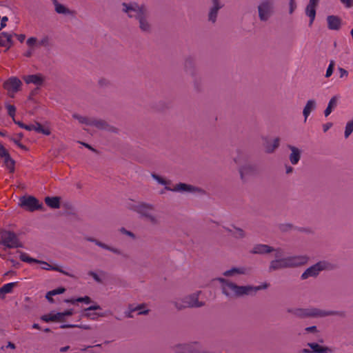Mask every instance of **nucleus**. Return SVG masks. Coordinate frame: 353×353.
<instances>
[{"label":"nucleus","instance_id":"58","mask_svg":"<svg viewBox=\"0 0 353 353\" xmlns=\"http://www.w3.org/2000/svg\"><path fill=\"white\" fill-rule=\"evenodd\" d=\"M275 252V258L276 259H281V257L283 256V250L281 248H274Z\"/></svg>","mask_w":353,"mask_h":353},{"label":"nucleus","instance_id":"11","mask_svg":"<svg viewBox=\"0 0 353 353\" xmlns=\"http://www.w3.org/2000/svg\"><path fill=\"white\" fill-rule=\"evenodd\" d=\"M22 82L21 80L15 77L9 78L3 83V87L8 91L9 97L13 98L15 92L20 90Z\"/></svg>","mask_w":353,"mask_h":353},{"label":"nucleus","instance_id":"1","mask_svg":"<svg viewBox=\"0 0 353 353\" xmlns=\"http://www.w3.org/2000/svg\"><path fill=\"white\" fill-rule=\"evenodd\" d=\"M216 280L221 283L222 293L229 298H239L243 296L254 295L259 290L267 289L270 285L267 283L259 286L238 285L235 283L222 277H219Z\"/></svg>","mask_w":353,"mask_h":353},{"label":"nucleus","instance_id":"59","mask_svg":"<svg viewBox=\"0 0 353 353\" xmlns=\"http://www.w3.org/2000/svg\"><path fill=\"white\" fill-rule=\"evenodd\" d=\"M289 5H290L289 12H290V14H292L293 12L294 11L295 8H296V1H290Z\"/></svg>","mask_w":353,"mask_h":353},{"label":"nucleus","instance_id":"46","mask_svg":"<svg viewBox=\"0 0 353 353\" xmlns=\"http://www.w3.org/2000/svg\"><path fill=\"white\" fill-rule=\"evenodd\" d=\"M101 344H97L94 346H87L82 349H81V351H85L89 348H92L90 350L88 351L89 353H101V350H97L94 348H101Z\"/></svg>","mask_w":353,"mask_h":353},{"label":"nucleus","instance_id":"62","mask_svg":"<svg viewBox=\"0 0 353 353\" xmlns=\"http://www.w3.org/2000/svg\"><path fill=\"white\" fill-rule=\"evenodd\" d=\"M341 2L345 5L347 8H350L353 6V0H340Z\"/></svg>","mask_w":353,"mask_h":353},{"label":"nucleus","instance_id":"20","mask_svg":"<svg viewBox=\"0 0 353 353\" xmlns=\"http://www.w3.org/2000/svg\"><path fill=\"white\" fill-rule=\"evenodd\" d=\"M165 190L172 192H192L198 190L199 188H196L192 185L179 183L176 184L173 188L165 186Z\"/></svg>","mask_w":353,"mask_h":353},{"label":"nucleus","instance_id":"42","mask_svg":"<svg viewBox=\"0 0 353 353\" xmlns=\"http://www.w3.org/2000/svg\"><path fill=\"white\" fill-rule=\"evenodd\" d=\"M151 176L159 184L167 186V185H170L171 183V181H167V180L164 179L163 178H162L161 176H159L155 173H152L151 174Z\"/></svg>","mask_w":353,"mask_h":353},{"label":"nucleus","instance_id":"35","mask_svg":"<svg viewBox=\"0 0 353 353\" xmlns=\"http://www.w3.org/2000/svg\"><path fill=\"white\" fill-rule=\"evenodd\" d=\"M316 8L308 5L305 8V14L310 18L309 26H311L316 17Z\"/></svg>","mask_w":353,"mask_h":353},{"label":"nucleus","instance_id":"2","mask_svg":"<svg viewBox=\"0 0 353 353\" xmlns=\"http://www.w3.org/2000/svg\"><path fill=\"white\" fill-rule=\"evenodd\" d=\"M236 155L233 158L234 162L238 165V172L243 183H246L250 179L259 174L258 166L255 163L248 161L250 154L243 149H237Z\"/></svg>","mask_w":353,"mask_h":353},{"label":"nucleus","instance_id":"14","mask_svg":"<svg viewBox=\"0 0 353 353\" xmlns=\"http://www.w3.org/2000/svg\"><path fill=\"white\" fill-rule=\"evenodd\" d=\"M183 69L184 72L190 77L199 74L195 59L192 56L185 57L183 63Z\"/></svg>","mask_w":353,"mask_h":353},{"label":"nucleus","instance_id":"16","mask_svg":"<svg viewBox=\"0 0 353 353\" xmlns=\"http://www.w3.org/2000/svg\"><path fill=\"white\" fill-rule=\"evenodd\" d=\"M122 12L127 14L129 18L134 17L135 15L132 14V12L138 14L141 10L145 6V4L139 5L137 2H130L129 3L123 2L121 3Z\"/></svg>","mask_w":353,"mask_h":353},{"label":"nucleus","instance_id":"18","mask_svg":"<svg viewBox=\"0 0 353 353\" xmlns=\"http://www.w3.org/2000/svg\"><path fill=\"white\" fill-rule=\"evenodd\" d=\"M290 268H298L307 264L310 260L307 255H294L288 256Z\"/></svg>","mask_w":353,"mask_h":353},{"label":"nucleus","instance_id":"28","mask_svg":"<svg viewBox=\"0 0 353 353\" xmlns=\"http://www.w3.org/2000/svg\"><path fill=\"white\" fill-rule=\"evenodd\" d=\"M309 346L314 353H331L333 350L327 346H322L316 343H308Z\"/></svg>","mask_w":353,"mask_h":353},{"label":"nucleus","instance_id":"37","mask_svg":"<svg viewBox=\"0 0 353 353\" xmlns=\"http://www.w3.org/2000/svg\"><path fill=\"white\" fill-rule=\"evenodd\" d=\"M232 228H234V232H232V236L236 239H243L246 237V232L240 228L232 225Z\"/></svg>","mask_w":353,"mask_h":353},{"label":"nucleus","instance_id":"54","mask_svg":"<svg viewBox=\"0 0 353 353\" xmlns=\"http://www.w3.org/2000/svg\"><path fill=\"white\" fill-rule=\"evenodd\" d=\"M10 140L12 141L16 145H17V146H19L20 148H21L22 150H28V148L23 145L22 143H21L19 140H17L15 138H10Z\"/></svg>","mask_w":353,"mask_h":353},{"label":"nucleus","instance_id":"44","mask_svg":"<svg viewBox=\"0 0 353 353\" xmlns=\"http://www.w3.org/2000/svg\"><path fill=\"white\" fill-rule=\"evenodd\" d=\"M146 304L145 303H141L136 306L137 311H138L139 315H147L150 312V310H143L145 308Z\"/></svg>","mask_w":353,"mask_h":353},{"label":"nucleus","instance_id":"45","mask_svg":"<svg viewBox=\"0 0 353 353\" xmlns=\"http://www.w3.org/2000/svg\"><path fill=\"white\" fill-rule=\"evenodd\" d=\"M110 85V81L107 79L101 78L98 81V85L101 88H108Z\"/></svg>","mask_w":353,"mask_h":353},{"label":"nucleus","instance_id":"50","mask_svg":"<svg viewBox=\"0 0 353 353\" xmlns=\"http://www.w3.org/2000/svg\"><path fill=\"white\" fill-rule=\"evenodd\" d=\"M55 7V11L59 14H65L66 13V7L60 3H57Z\"/></svg>","mask_w":353,"mask_h":353},{"label":"nucleus","instance_id":"36","mask_svg":"<svg viewBox=\"0 0 353 353\" xmlns=\"http://www.w3.org/2000/svg\"><path fill=\"white\" fill-rule=\"evenodd\" d=\"M246 269L245 268H232L230 270H226L223 272L225 276H232L235 274H245Z\"/></svg>","mask_w":353,"mask_h":353},{"label":"nucleus","instance_id":"30","mask_svg":"<svg viewBox=\"0 0 353 353\" xmlns=\"http://www.w3.org/2000/svg\"><path fill=\"white\" fill-rule=\"evenodd\" d=\"M60 200L61 198L59 196H47L45 198L44 201L46 204L50 208L53 209H58L60 208Z\"/></svg>","mask_w":353,"mask_h":353},{"label":"nucleus","instance_id":"27","mask_svg":"<svg viewBox=\"0 0 353 353\" xmlns=\"http://www.w3.org/2000/svg\"><path fill=\"white\" fill-rule=\"evenodd\" d=\"M288 148L291 150V153L289 156L290 163L292 165L297 164L301 159V150L298 148L291 145H288Z\"/></svg>","mask_w":353,"mask_h":353},{"label":"nucleus","instance_id":"47","mask_svg":"<svg viewBox=\"0 0 353 353\" xmlns=\"http://www.w3.org/2000/svg\"><path fill=\"white\" fill-rule=\"evenodd\" d=\"M65 292V288L63 287H60L57 289L50 290L48 292L49 296H55L57 294H63Z\"/></svg>","mask_w":353,"mask_h":353},{"label":"nucleus","instance_id":"51","mask_svg":"<svg viewBox=\"0 0 353 353\" xmlns=\"http://www.w3.org/2000/svg\"><path fill=\"white\" fill-rule=\"evenodd\" d=\"M88 274L89 276H92L97 283H103V280L99 277V276L96 272H94L93 271H89Z\"/></svg>","mask_w":353,"mask_h":353},{"label":"nucleus","instance_id":"5","mask_svg":"<svg viewBox=\"0 0 353 353\" xmlns=\"http://www.w3.org/2000/svg\"><path fill=\"white\" fill-rule=\"evenodd\" d=\"M336 268V265L325 260L319 261L312 266L307 268L301 275V280H306L310 277L316 278L322 271H331Z\"/></svg>","mask_w":353,"mask_h":353},{"label":"nucleus","instance_id":"19","mask_svg":"<svg viewBox=\"0 0 353 353\" xmlns=\"http://www.w3.org/2000/svg\"><path fill=\"white\" fill-rule=\"evenodd\" d=\"M290 268L288 258H281L272 260L270 263L268 271L270 272L276 271L281 269Z\"/></svg>","mask_w":353,"mask_h":353},{"label":"nucleus","instance_id":"41","mask_svg":"<svg viewBox=\"0 0 353 353\" xmlns=\"http://www.w3.org/2000/svg\"><path fill=\"white\" fill-rule=\"evenodd\" d=\"M82 316L84 317L88 318V319H90L92 320H96V319H97V318L99 316L103 317L105 316V314L103 313H97V312L91 313V312H90V311L84 310V312L82 314Z\"/></svg>","mask_w":353,"mask_h":353},{"label":"nucleus","instance_id":"10","mask_svg":"<svg viewBox=\"0 0 353 353\" xmlns=\"http://www.w3.org/2000/svg\"><path fill=\"white\" fill-rule=\"evenodd\" d=\"M19 206L28 211L34 212L37 210H43L42 203L33 196H23L19 198Z\"/></svg>","mask_w":353,"mask_h":353},{"label":"nucleus","instance_id":"32","mask_svg":"<svg viewBox=\"0 0 353 353\" xmlns=\"http://www.w3.org/2000/svg\"><path fill=\"white\" fill-rule=\"evenodd\" d=\"M338 99L339 97L337 96H334L331 98L328 103L327 107L324 111V114L325 117H328L331 114L332 110L336 106Z\"/></svg>","mask_w":353,"mask_h":353},{"label":"nucleus","instance_id":"55","mask_svg":"<svg viewBox=\"0 0 353 353\" xmlns=\"http://www.w3.org/2000/svg\"><path fill=\"white\" fill-rule=\"evenodd\" d=\"M305 331L308 333H316L319 332L316 325L307 327L305 328Z\"/></svg>","mask_w":353,"mask_h":353},{"label":"nucleus","instance_id":"21","mask_svg":"<svg viewBox=\"0 0 353 353\" xmlns=\"http://www.w3.org/2000/svg\"><path fill=\"white\" fill-rule=\"evenodd\" d=\"M82 218L78 210L72 205L68 203V222L76 223L81 221Z\"/></svg>","mask_w":353,"mask_h":353},{"label":"nucleus","instance_id":"31","mask_svg":"<svg viewBox=\"0 0 353 353\" xmlns=\"http://www.w3.org/2000/svg\"><path fill=\"white\" fill-rule=\"evenodd\" d=\"M194 90L196 92H201L203 90V79L198 74L194 77H191Z\"/></svg>","mask_w":353,"mask_h":353},{"label":"nucleus","instance_id":"40","mask_svg":"<svg viewBox=\"0 0 353 353\" xmlns=\"http://www.w3.org/2000/svg\"><path fill=\"white\" fill-rule=\"evenodd\" d=\"M34 131L38 133H41L45 135H50L51 132L49 128H45L40 123L35 122V129Z\"/></svg>","mask_w":353,"mask_h":353},{"label":"nucleus","instance_id":"49","mask_svg":"<svg viewBox=\"0 0 353 353\" xmlns=\"http://www.w3.org/2000/svg\"><path fill=\"white\" fill-rule=\"evenodd\" d=\"M6 108L8 110V115L12 118V119H14L15 112H16V108L13 105H6Z\"/></svg>","mask_w":353,"mask_h":353},{"label":"nucleus","instance_id":"29","mask_svg":"<svg viewBox=\"0 0 353 353\" xmlns=\"http://www.w3.org/2000/svg\"><path fill=\"white\" fill-rule=\"evenodd\" d=\"M316 108V101L314 99H310L307 101L303 110V114L304 116V121H307V118L310 114L311 112Z\"/></svg>","mask_w":353,"mask_h":353},{"label":"nucleus","instance_id":"64","mask_svg":"<svg viewBox=\"0 0 353 353\" xmlns=\"http://www.w3.org/2000/svg\"><path fill=\"white\" fill-rule=\"evenodd\" d=\"M37 42L35 37H30L27 40V44L30 46H34Z\"/></svg>","mask_w":353,"mask_h":353},{"label":"nucleus","instance_id":"38","mask_svg":"<svg viewBox=\"0 0 353 353\" xmlns=\"http://www.w3.org/2000/svg\"><path fill=\"white\" fill-rule=\"evenodd\" d=\"M72 117L73 119L77 120L79 123L85 124L86 125H90L91 117H84V116L80 115L77 113L72 114Z\"/></svg>","mask_w":353,"mask_h":353},{"label":"nucleus","instance_id":"13","mask_svg":"<svg viewBox=\"0 0 353 353\" xmlns=\"http://www.w3.org/2000/svg\"><path fill=\"white\" fill-rule=\"evenodd\" d=\"M85 240L88 241H90V242L94 243L95 245H97V246H99L104 250L112 252L115 254L120 255L125 259H128L130 258V256L128 254L123 252L119 248L110 246V245L97 240V239H94L93 237H85Z\"/></svg>","mask_w":353,"mask_h":353},{"label":"nucleus","instance_id":"12","mask_svg":"<svg viewBox=\"0 0 353 353\" xmlns=\"http://www.w3.org/2000/svg\"><path fill=\"white\" fill-rule=\"evenodd\" d=\"M211 3L208 13V21L214 24L217 21L219 11L223 8L224 4L221 0H211Z\"/></svg>","mask_w":353,"mask_h":353},{"label":"nucleus","instance_id":"48","mask_svg":"<svg viewBox=\"0 0 353 353\" xmlns=\"http://www.w3.org/2000/svg\"><path fill=\"white\" fill-rule=\"evenodd\" d=\"M334 65H335L334 61L333 60H331L330 62V64L328 65V68L327 69L326 73H325L326 78L330 77L332 74Z\"/></svg>","mask_w":353,"mask_h":353},{"label":"nucleus","instance_id":"52","mask_svg":"<svg viewBox=\"0 0 353 353\" xmlns=\"http://www.w3.org/2000/svg\"><path fill=\"white\" fill-rule=\"evenodd\" d=\"M119 231L123 234L127 235V236L131 237L132 239H135V234L133 232H132L131 231L127 230L125 228H121Z\"/></svg>","mask_w":353,"mask_h":353},{"label":"nucleus","instance_id":"23","mask_svg":"<svg viewBox=\"0 0 353 353\" xmlns=\"http://www.w3.org/2000/svg\"><path fill=\"white\" fill-rule=\"evenodd\" d=\"M17 252L20 254L19 258L23 262H26V263H36L42 264L43 265L42 267V269H43V270H49L51 268L50 265H49L48 263H46L45 261H39L38 259L30 257L26 253H24L21 251H19V250H18Z\"/></svg>","mask_w":353,"mask_h":353},{"label":"nucleus","instance_id":"61","mask_svg":"<svg viewBox=\"0 0 353 353\" xmlns=\"http://www.w3.org/2000/svg\"><path fill=\"white\" fill-rule=\"evenodd\" d=\"M79 143L85 146V148H87L88 149H89L90 150L92 151L93 152L98 153V151L94 148H92L90 145L81 141H79Z\"/></svg>","mask_w":353,"mask_h":353},{"label":"nucleus","instance_id":"39","mask_svg":"<svg viewBox=\"0 0 353 353\" xmlns=\"http://www.w3.org/2000/svg\"><path fill=\"white\" fill-rule=\"evenodd\" d=\"M77 302H81V303H85L86 304H89V303H93L94 301L88 296H85L83 297H79L77 299H68V303L74 304Z\"/></svg>","mask_w":353,"mask_h":353},{"label":"nucleus","instance_id":"33","mask_svg":"<svg viewBox=\"0 0 353 353\" xmlns=\"http://www.w3.org/2000/svg\"><path fill=\"white\" fill-rule=\"evenodd\" d=\"M280 143V139L279 137L274 139L273 143H266L265 145V152L268 154L272 153L279 148Z\"/></svg>","mask_w":353,"mask_h":353},{"label":"nucleus","instance_id":"7","mask_svg":"<svg viewBox=\"0 0 353 353\" xmlns=\"http://www.w3.org/2000/svg\"><path fill=\"white\" fill-rule=\"evenodd\" d=\"M259 19L262 22L268 21L275 12L274 0H261L258 6Z\"/></svg>","mask_w":353,"mask_h":353},{"label":"nucleus","instance_id":"17","mask_svg":"<svg viewBox=\"0 0 353 353\" xmlns=\"http://www.w3.org/2000/svg\"><path fill=\"white\" fill-rule=\"evenodd\" d=\"M0 157L4 159V164L9 172L13 173L15 170V161L10 157L8 150L1 143H0Z\"/></svg>","mask_w":353,"mask_h":353},{"label":"nucleus","instance_id":"15","mask_svg":"<svg viewBox=\"0 0 353 353\" xmlns=\"http://www.w3.org/2000/svg\"><path fill=\"white\" fill-rule=\"evenodd\" d=\"M89 126H94L99 130H106L116 134L119 132L118 128L110 125L106 121L101 119L91 117Z\"/></svg>","mask_w":353,"mask_h":353},{"label":"nucleus","instance_id":"56","mask_svg":"<svg viewBox=\"0 0 353 353\" xmlns=\"http://www.w3.org/2000/svg\"><path fill=\"white\" fill-rule=\"evenodd\" d=\"M101 307L99 305L95 303L90 307H88V308H85V311H91V310H101Z\"/></svg>","mask_w":353,"mask_h":353},{"label":"nucleus","instance_id":"43","mask_svg":"<svg viewBox=\"0 0 353 353\" xmlns=\"http://www.w3.org/2000/svg\"><path fill=\"white\" fill-rule=\"evenodd\" d=\"M352 132H353V119L348 121L346 124L345 133H344L345 137L346 139L347 137H349V136L352 134Z\"/></svg>","mask_w":353,"mask_h":353},{"label":"nucleus","instance_id":"6","mask_svg":"<svg viewBox=\"0 0 353 353\" xmlns=\"http://www.w3.org/2000/svg\"><path fill=\"white\" fill-rule=\"evenodd\" d=\"M200 294L201 291H198L185 296L181 301H174L172 303L177 310H183L188 307H201L205 305V302L199 301Z\"/></svg>","mask_w":353,"mask_h":353},{"label":"nucleus","instance_id":"4","mask_svg":"<svg viewBox=\"0 0 353 353\" xmlns=\"http://www.w3.org/2000/svg\"><path fill=\"white\" fill-rule=\"evenodd\" d=\"M128 208L139 214L141 217L145 218L152 225H158L160 224L159 219L152 213L154 210V207L152 204L145 202H139L135 204L130 205Z\"/></svg>","mask_w":353,"mask_h":353},{"label":"nucleus","instance_id":"24","mask_svg":"<svg viewBox=\"0 0 353 353\" xmlns=\"http://www.w3.org/2000/svg\"><path fill=\"white\" fill-rule=\"evenodd\" d=\"M23 79L28 84L33 83L37 86H40L43 83L45 78L41 74H36L23 76Z\"/></svg>","mask_w":353,"mask_h":353},{"label":"nucleus","instance_id":"34","mask_svg":"<svg viewBox=\"0 0 353 353\" xmlns=\"http://www.w3.org/2000/svg\"><path fill=\"white\" fill-rule=\"evenodd\" d=\"M16 285L17 283H9L0 288V299H4L5 294L10 293L12 291L13 288Z\"/></svg>","mask_w":353,"mask_h":353},{"label":"nucleus","instance_id":"3","mask_svg":"<svg viewBox=\"0 0 353 353\" xmlns=\"http://www.w3.org/2000/svg\"><path fill=\"white\" fill-rule=\"evenodd\" d=\"M287 312L299 319L326 317L337 316L341 318L347 316L346 312L343 310H323L316 307H292Z\"/></svg>","mask_w":353,"mask_h":353},{"label":"nucleus","instance_id":"25","mask_svg":"<svg viewBox=\"0 0 353 353\" xmlns=\"http://www.w3.org/2000/svg\"><path fill=\"white\" fill-rule=\"evenodd\" d=\"M274 251V248L266 244H256L250 251L254 254H266Z\"/></svg>","mask_w":353,"mask_h":353},{"label":"nucleus","instance_id":"53","mask_svg":"<svg viewBox=\"0 0 353 353\" xmlns=\"http://www.w3.org/2000/svg\"><path fill=\"white\" fill-rule=\"evenodd\" d=\"M279 228L283 232H287L293 228V225L291 223H285L279 226Z\"/></svg>","mask_w":353,"mask_h":353},{"label":"nucleus","instance_id":"22","mask_svg":"<svg viewBox=\"0 0 353 353\" xmlns=\"http://www.w3.org/2000/svg\"><path fill=\"white\" fill-rule=\"evenodd\" d=\"M327 28L331 30H339L342 24L341 19L336 15H329L327 17Z\"/></svg>","mask_w":353,"mask_h":353},{"label":"nucleus","instance_id":"26","mask_svg":"<svg viewBox=\"0 0 353 353\" xmlns=\"http://www.w3.org/2000/svg\"><path fill=\"white\" fill-rule=\"evenodd\" d=\"M66 316V310L62 312L57 313H50L48 314H44L41 317V319L46 321H64V318Z\"/></svg>","mask_w":353,"mask_h":353},{"label":"nucleus","instance_id":"63","mask_svg":"<svg viewBox=\"0 0 353 353\" xmlns=\"http://www.w3.org/2000/svg\"><path fill=\"white\" fill-rule=\"evenodd\" d=\"M339 71L340 72V77L342 78L343 77H347L348 75V72L346 70L342 68H339Z\"/></svg>","mask_w":353,"mask_h":353},{"label":"nucleus","instance_id":"9","mask_svg":"<svg viewBox=\"0 0 353 353\" xmlns=\"http://www.w3.org/2000/svg\"><path fill=\"white\" fill-rule=\"evenodd\" d=\"M138 21L139 28L144 34H150L152 31V25L150 21V12L145 6L142 10L134 16Z\"/></svg>","mask_w":353,"mask_h":353},{"label":"nucleus","instance_id":"8","mask_svg":"<svg viewBox=\"0 0 353 353\" xmlns=\"http://www.w3.org/2000/svg\"><path fill=\"white\" fill-rule=\"evenodd\" d=\"M0 244L7 248H23V243L17 234L12 231L2 230L0 231Z\"/></svg>","mask_w":353,"mask_h":353},{"label":"nucleus","instance_id":"57","mask_svg":"<svg viewBox=\"0 0 353 353\" xmlns=\"http://www.w3.org/2000/svg\"><path fill=\"white\" fill-rule=\"evenodd\" d=\"M6 41V46L7 47V49L5 50H8L9 48H11V46L13 45V40H12V37H8L7 39L5 40Z\"/></svg>","mask_w":353,"mask_h":353},{"label":"nucleus","instance_id":"60","mask_svg":"<svg viewBox=\"0 0 353 353\" xmlns=\"http://www.w3.org/2000/svg\"><path fill=\"white\" fill-rule=\"evenodd\" d=\"M80 327V328H83L84 330H90L91 327L90 325H72V324H68V328L69 327Z\"/></svg>","mask_w":353,"mask_h":353}]
</instances>
